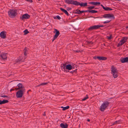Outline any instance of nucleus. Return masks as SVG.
<instances>
[{
  "instance_id": "nucleus-1",
  "label": "nucleus",
  "mask_w": 128,
  "mask_h": 128,
  "mask_svg": "<svg viewBox=\"0 0 128 128\" xmlns=\"http://www.w3.org/2000/svg\"><path fill=\"white\" fill-rule=\"evenodd\" d=\"M110 102L107 101L104 102L100 108V110L101 111L103 112L108 106Z\"/></svg>"
},
{
  "instance_id": "nucleus-2",
  "label": "nucleus",
  "mask_w": 128,
  "mask_h": 128,
  "mask_svg": "<svg viewBox=\"0 0 128 128\" xmlns=\"http://www.w3.org/2000/svg\"><path fill=\"white\" fill-rule=\"evenodd\" d=\"M128 38L127 37H124L121 40L117 45V47H119L122 46L126 41Z\"/></svg>"
},
{
  "instance_id": "nucleus-3",
  "label": "nucleus",
  "mask_w": 128,
  "mask_h": 128,
  "mask_svg": "<svg viewBox=\"0 0 128 128\" xmlns=\"http://www.w3.org/2000/svg\"><path fill=\"white\" fill-rule=\"evenodd\" d=\"M25 90H19L16 93V96L17 98H21L22 97L23 94L25 92Z\"/></svg>"
},
{
  "instance_id": "nucleus-4",
  "label": "nucleus",
  "mask_w": 128,
  "mask_h": 128,
  "mask_svg": "<svg viewBox=\"0 0 128 128\" xmlns=\"http://www.w3.org/2000/svg\"><path fill=\"white\" fill-rule=\"evenodd\" d=\"M103 17L104 18H112L114 19L115 18L114 15L112 14H107L104 15Z\"/></svg>"
},
{
  "instance_id": "nucleus-5",
  "label": "nucleus",
  "mask_w": 128,
  "mask_h": 128,
  "mask_svg": "<svg viewBox=\"0 0 128 128\" xmlns=\"http://www.w3.org/2000/svg\"><path fill=\"white\" fill-rule=\"evenodd\" d=\"M8 12L9 16L11 18H13L16 16V12L14 10H10Z\"/></svg>"
},
{
  "instance_id": "nucleus-6",
  "label": "nucleus",
  "mask_w": 128,
  "mask_h": 128,
  "mask_svg": "<svg viewBox=\"0 0 128 128\" xmlns=\"http://www.w3.org/2000/svg\"><path fill=\"white\" fill-rule=\"evenodd\" d=\"M77 1L73 0H65V2L68 4H73L76 6Z\"/></svg>"
},
{
  "instance_id": "nucleus-7",
  "label": "nucleus",
  "mask_w": 128,
  "mask_h": 128,
  "mask_svg": "<svg viewBox=\"0 0 128 128\" xmlns=\"http://www.w3.org/2000/svg\"><path fill=\"white\" fill-rule=\"evenodd\" d=\"M17 88L16 89V90H25V88L23 86V85L21 83H19L16 86Z\"/></svg>"
},
{
  "instance_id": "nucleus-8",
  "label": "nucleus",
  "mask_w": 128,
  "mask_h": 128,
  "mask_svg": "<svg viewBox=\"0 0 128 128\" xmlns=\"http://www.w3.org/2000/svg\"><path fill=\"white\" fill-rule=\"evenodd\" d=\"M30 16L27 14H26L23 15L22 16L20 17V18L22 20H23L24 19H28L30 18Z\"/></svg>"
},
{
  "instance_id": "nucleus-9",
  "label": "nucleus",
  "mask_w": 128,
  "mask_h": 128,
  "mask_svg": "<svg viewBox=\"0 0 128 128\" xmlns=\"http://www.w3.org/2000/svg\"><path fill=\"white\" fill-rule=\"evenodd\" d=\"M94 58L95 59H98L100 60H105L107 59V58L104 56H96L94 57Z\"/></svg>"
},
{
  "instance_id": "nucleus-10",
  "label": "nucleus",
  "mask_w": 128,
  "mask_h": 128,
  "mask_svg": "<svg viewBox=\"0 0 128 128\" xmlns=\"http://www.w3.org/2000/svg\"><path fill=\"white\" fill-rule=\"evenodd\" d=\"M54 33L55 34L54 36V38H57L60 34V32L58 30L54 28Z\"/></svg>"
},
{
  "instance_id": "nucleus-11",
  "label": "nucleus",
  "mask_w": 128,
  "mask_h": 128,
  "mask_svg": "<svg viewBox=\"0 0 128 128\" xmlns=\"http://www.w3.org/2000/svg\"><path fill=\"white\" fill-rule=\"evenodd\" d=\"M120 61L122 63L128 62V57L121 58L120 59Z\"/></svg>"
},
{
  "instance_id": "nucleus-12",
  "label": "nucleus",
  "mask_w": 128,
  "mask_h": 128,
  "mask_svg": "<svg viewBox=\"0 0 128 128\" xmlns=\"http://www.w3.org/2000/svg\"><path fill=\"white\" fill-rule=\"evenodd\" d=\"M87 3L86 2L84 3L82 2L80 3V2L77 1L76 6L80 5L81 6H87Z\"/></svg>"
},
{
  "instance_id": "nucleus-13",
  "label": "nucleus",
  "mask_w": 128,
  "mask_h": 128,
  "mask_svg": "<svg viewBox=\"0 0 128 128\" xmlns=\"http://www.w3.org/2000/svg\"><path fill=\"white\" fill-rule=\"evenodd\" d=\"M0 36L2 38H6V32L4 31L1 32L0 34Z\"/></svg>"
},
{
  "instance_id": "nucleus-14",
  "label": "nucleus",
  "mask_w": 128,
  "mask_h": 128,
  "mask_svg": "<svg viewBox=\"0 0 128 128\" xmlns=\"http://www.w3.org/2000/svg\"><path fill=\"white\" fill-rule=\"evenodd\" d=\"M0 56L1 58L3 60H4V59H6L7 58L6 54L3 53Z\"/></svg>"
},
{
  "instance_id": "nucleus-15",
  "label": "nucleus",
  "mask_w": 128,
  "mask_h": 128,
  "mask_svg": "<svg viewBox=\"0 0 128 128\" xmlns=\"http://www.w3.org/2000/svg\"><path fill=\"white\" fill-rule=\"evenodd\" d=\"M112 69V74L118 72V71L116 69L114 66H112L111 68Z\"/></svg>"
},
{
  "instance_id": "nucleus-16",
  "label": "nucleus",
  "mask_w": 128,
  "mask_h": 128,
  "mask_svg": "<svg viewBox=\"0 0 128 128\" xmlns=\"http://www.w3.org/2000/svg\"><path fill=\"white\" fill-rule=\"evenodd\" d=\"M60 126L62 128H67L68 126V125L66 123L64 124L62 123L60 124Z\"/></svg>"
},
{
  "instance_id": "nucleus-17",
  "label": "nucleus",
  "mask_w": 128,
  "mask_h": 128,
  "mask_svg": "<svg viewBox=\"0 0 128 128\" xmlns=\"http://www.w3.org/2000/svg\"><path fill=\"white\" fill-rule=\"evenodd\" d=\"M60 9L61 10L64 12L66 14L67 16H68L69 15V14L67 12V11L66 10L62 8H60Z\"/></svg>"
},
{
  "instance_id": "nucleus-18",
  "label": "nucleus",
  "mask_w": 128,
  "mask_h": 128,
  "mask_svg": "<svg viewBox=\"0 0 128 128\" xmlns=\"http://www.w3.org/2000/svg\"><path fill=\"white\" fill-rule=\"evenodd\" d=\"M8 101L7 100H0V104H2L8 102Z\"/></svg>"
},
{
  "instance_id": "nucleus-19",
  "label": "nucleus",
  "mask_w": 128,
  "mask_h": 128,
  "mask_svg": "<svg viewBox=\"0 0 128 128\" xmlns=\"http://www.w3.org/2000/svg\"><path fill=\"white\" fill-rule=\"evenodd\" d=\"M90 4H92L94 5H96L98 4L100 5V2H90Z\"/></svg>"
},
{
  "instance_id": "nucleus-20",
  "label": "nucleus",
  "mask_w": 128,
  "mask_h": 128,
  "mask_svg": "<svg viewBox=\"0 0 128 128\" xmlns=\"http://www.w3.org/2000/svg\"><path fill=\"white\" fill-rule=\"evenodd\" d=\"M66 69H67L68 70H70L72 69V65L69 64L67 65L66 66V67L65 68Z\"/></svg>"
},
{
  "instance_id": "nucleus-21",
  "label": "nucleus",
  "mask_w": 128,
  "mask_h": 128,
  "mask_svg": "<svg viewBox=\"0 0 128 128\" xmlns=\"http://www.w3.org/2000/svg\"><path fill=\"white\" fill-rule=\"evenodd\" d=\"M104 10L106 11H109L112 10L113 9L108 7H105V8H104Z\"/></svg>"
},
{
  "instance_id": "nucleus-22",
  "label": "nucleus",
  "mask_w": 128,
  "mask_h": 128,
  "mask_svg": "<svg viewBox=\"0 0 128 128\" xmlns=\"http://www.w3.org/2000/svg\"><path fill=\"white\" fill-rule=\"evenodd\" d=\"M27 49L26 48H25L24 50V55L25 56H26L27 55Z\"/></svg>"
},
{
  "instance_id": "nucleus-23",
  "label": "nucleus",
  "mask_w": 128,
  "mask_h": 128,
  "mask_svg": "<svg viewBox=\"0 0 128 128\" xmlns=\"http://www.w3.org/2000/svg\"><path fill=\"white\" fill-rule=\"evenodd\" d=\"M81 11L80 10L77 9L76 11H75L74 12L75 14H80L81 13Z\"/></svg>"
},
{
  "instance_id": "nucleus-24",
  "label": "nucleus",
  "mask_w": 128,
  "mask_h": 128,
  "mask_svg": "<svg viewBox=\"0 0 128 128\" xmlns=\"http://www.w3.org/2000/svg\"><path fill=\"white\" fill-rule=\"evenodd\" d=\"M69 108L70 106H67L65 107H63L62 106L61 107V108H63L62 110H66L68 109Z\"/></svg>"
},
{
  "instance_id": "nucleus-25",
  "label": "nucleus",
  "mask_w": 128,
  "mask_h": 128,
  "mask_svg": "<svg viewBox=\"0 0 128 128\" xmlns=\"http://www.w3.org/2000/svg\"><path fill=\"white\" fill-rule=\"evenodd\" d=\"M22 56H20V57L19 59L18 60L19 61L21 62H24V60H22Z\"/></svg>"
},
{
  "instance_id": "nucleus-26",
  "label": "nucleus",
  "mask_w": 128,
  "mask_h": 128,
  "mask_svg": "<svg viewBox=\"0 0 128 128\" xmlns=\"http://www.w3.org/2000/svg\"><path fill=\"white\" fill-rule=\"evenodd\" d=\"M77 69H76L75 70H73L72 71L70 72L69 70H67V71H66V72H70V73H71L72 74H73V73L74 72H75V73H76V72H77Z\"/></svg>"
},
{
  "instance_id": "nucleus-27",
  "label": "nucleus",
  "mask_w": 128,
  "mask_h": 128,
  "mask_svg": "<svg viewBox=\"0 0 128 128\" xmlns=\"http://www.w3.org/2000/svg\"><path fill=\"white\" fill-rule=\"evenodd\" d=\"M98 11L96 10H89V12H91L92 13H97L98 12Z\"/></svg>"
},
{
  "instance_id": "nucleus-28",
  "label": "nucleus",
  "mask_w": 128,
  "mask_h": 128,
  "mask_svg": "<svg viewBox=\"0 0 128 128\" xmlns=\"http://www.w3.org/2000/svg\"><path fill=\"white\" fill-rule=\"evenodd\" d=\"M94 26H91L89 28H88V30L90 31L93 30H94Z\"/></svg>"
},
{
  "instance_id": "nucleus-29",
  "label": "nucleus",
  "mask_w": 128,
  "mask_h": 128,
  "mask_svg": "<svg viewBox=\"0 0 128 128\" xmlns=\"http://www.w3.org/2000/svg\"><path fill=\"white\" fill-rule=\"evenodd\" d=\"M77 66L76 64H72V69H74L75 68H77Z\"/></svg>"
},
{
  "instance_id": "nucleus-30",
  "label": "nucleus",
  "mask_w": 128,
  "mask_h": 128,
  "mask_svg": "<svg viewBox=\"0 0 128 128\" xmlns=\"http://www.w3.org/2000/svg\"><path fill=\"white\" fill-rule=\"evenodd\" d=\"M113 76L114 78H116L118 77L117 73H112Z\"/></svg>"
},
{
  "instance_id": "nucleus-31",
  "label": "nucleus",
  "mask_w": 128,
  "mask_h": 128,
  "mask_svg": "<svg viewBox=\"0 0 128 128\" xmlns=\"http://www.w3.org/2000/svg\"><path fill=\"white\" fill-rule=\"evenodd\" d=\"M121 122L120 121V120H118V121H115L112 124V125H114L116 124H119Z\"/></svg>"
},
{
  "instance_id": "nucleus-32",
  "label": "nucleus",
  "mask_w": 128,
  "mask_h": 128,
  "mask_svg": "<svg viewBox=\"0 0 128 128\" xmlns=\"http://www.w3.org/2000/svg\"><path fill=\"white\" fill-rule=\"evenodd\" d=\"M48 84L47 82H43L40 84L38 86H41L45 85Z\"/></svg>"
},
{
  "instance_id": "nucleus-33",
  "label": "nucleus",
  "mask_w": 128,
  "mask_h": 128,
  "mask_svg": "<svg viewBox=\"0 0 128 128\" xmlns=\"http://www.w3.org/2000/svg\"><path fill=\"white\" fill-rule=\"evenodd\" d=\"M88 98V95H86V97H84L82 100V101H84Z\"/></svg>"
},
{
  "instance_id": "nucleus-34",
  "label": "nucleus",
  "mask_w": 128,
  "mask_h": 128,
  "mask_svg": "<svg viewBox=\"0 0 128 128\" xmlns=\"http://www.w3.org/2000/svg\"><path fill=\"white\" fill-rule=\"evenodd\" d=\"M24 34H26L29 33V32L28 31L27 29L25 30L24 31Z\"/></svg>"
},
{
  "instance_id": "nucleus-35",
  "label": "nucleus",
  "mask_w": 128,
  "mask_h": 128,
  "mask_svg": "<svg viewBox=\"0 0 128 128\" xmlns=\"http://www.w3.org/2000/svg\"><path fill=\"white\" fill-rule=\"evenodd\" d=\"M62 64V67H63V69H64V70H65L66 69L65 68L66 67V66L67 65H66V63L63 64Z\"/></svg>"
},
{
  "instance_id": "nucleus-36",
  "label": "nucleus",
  "mask_w": 128,
  "mask_h": 128,
  "mask_svg": "<svg viewBox=\"0 0 128 128\" xmlns=\"http://www.w3.org/2000/svg\"><path fill=\"white\" fill-rule=\"evenodd\" d=\"M54 19H58V20H60L61 19L60 17L58 15L54 18Z\"/></svg>"
},
{
  "instance_id": "nucleus-37",
  "label": "nucleus",
  "mask_w": 128,
  "mask_h": 128,
  "mask_svg": "<svg viewBox=\"0 0 128 128\" xmlns=\"http://www.w3.org/2000/svg\"><path fill=\"white\" fill-rule=\"evenodd\" d=\"M95 7L94 6H90V7H88L87 8L89 9L90 10H91L92 9H94V8Z\"/></svg>"
},
{
  "instance_id": "nucleus-38",
  "label": "nucleus",
  "mask_w": 128,
  "mask_h": 128,
  "mask_svg": "<svg viewBox=\"0 0 128 128\" xmlns=\"http://www.w3.org/2000/svg\"><path fill=\"white\" fill-rule=\"evenodd\" d=\"M94 26V30H96L97 29L99 28V27H98V25H96V26H95V25Z\"/></svg>"
},
{
  "instance_id": "nucleus-39",
  "label": "nucleus",
  "mask_w": 128,
  "mask_h": 128,
  "mask_svg": "<svg viewBox=\"0 0 128 128\" xmlns=\"http://www.w3.org/2000/svg\"><path fill=\"white\" fill-rule=\"evenodd\" d=\"M111 21V20H107V21L104 22L103 23L104 24H106L110 22Z\"/></svg>"
},
{
  "instance_id": "nucleus-40",
  "label": "nucleus",
  "mask_w": 128,
  "mask_h": 128,
  "mask_svg": "<svg viewBox=\"0 0 128 128\" xmlns=\"http://www.w3.org/2000/svg\"><path fill=\"white\" fill-rule=\"evenodd\" d=\"M88 12H89V10H82L81 11V13H84Z\"/></svg>"
},
{
  "instance_id": "nucleus-41",
  "label": "nucleus",
  "mask_w": 128,
  "mask_h": 128,
  "mask_svg": "<svg viewBox=\"0 0 128 128\" xmlns=\"http://www.w3.org/2000/svg\"><path fill=\"white\" fill-rule=\"evenodd\" d=\"M107 37L109 40H110L112 38V36L111 35H110V36H107Z\"/></svg>"
},
{
  "instance_id": "nucleus-42",
  "label": "nucleus",
  "mask_w": 128,
  "mask_h": 128,
  "mask_svg": "<svg viewBox=\"0 0 128 128\" xmlns=\"http://www.w3.org/2000/svg\"><path fill=\"white\" fill-rule=\"evenodd\" d=\"M1 96L2 97H8V96L6 95H3L2 94Z\"/></svg>"
},
{
  "instance_id": "nucleus-43",
  "label": "nucleus",
  "mask_w": 128,
  "mask_h": 128,
  "mask_svg": "<svg viewBox=\"0 0 128 128\" xmlns=\"http://www.w3.org/2000/svg\"><path fill=\"white\" fill-rule=\"evenodd\" d=\"M28 2H33L32 0H26Z\"/></svg>"
},
{
  "instance_id": "nucleus-44",
  "label": "nucleus",
  "mask_w": 128,
  "mask_h": 128,
  "mask_svg": "<svg viewBox=\"0 0 128 128\" xmlns=\"http://www.w3.org/2000/svg\"><path fill=\"white\" fill-rule=\"evenodd\" d=\"M72 9V8H70L68 7L67 8V10L68 11L69 10H70Z\"/></svg>"
},
{
  "instance_id": "nucleus-45",
  "label": "nucleus",
  "mask_w": 128,
  "mask_h": 128,
  "mask_svg": "<svg viewBox=\"0 0 128 128\" xmlns=\"http://www.w3.org/2000/svg\"><path fill=\"white\" fill-rule=\"evenodd\" d=\"M98 27H99V28H100V27H104V26L102 25H98Z\"/></svg>"
},
{
  "instance_id": "nucleus-46",
  "label": "nucleus",
  "mask_w": 128,
  "mask_h": 128,
  "mask_svg": "<svg viewBox=\"0 0 128 128\" xmlns=\"http://www.w3.org/2000/svg\"><path fill=\"white\" fill-rule=\"evenodd\" d=\"M56 38H54H54L52 40V42H53L54 40L56 39Z\"/></svg>"
},
{
  "instance_id": "nucleus-47",
  "label": "nucleus",
  "mask_w": 128,
  "mask_h": 128,
  "mask_svg": "<svg viewBox=\"0 0 128 128\" xmlns=\"http://www.w3.org/2000/svg\"><path fill=\"white\" fill-rule=\"evenodd\" d=\"M75 51L76 52H80V50H76Z\"/></svg>"
},
{
  "instance_id": "nucleus-48",
  "label": "nucleus",
  "mask_w": 128,
  "mask_h": 128,
  "mask_svg": "<svg viewBox=\"0 0 128 128\" xmlns=\"http://www.w3.org/2000/svg\"><path fill=\"white\" fill-rule=\"evenodd\" d=\"M101 6L102 7L103 9H104V8H105V7H104L101 4Z\"/></svg>"
},
{
  "instance_id": "nucleus-49",
  "label": "nucleus",
  "mask_w": 128,
  "mask_h": 128,
  "mask_svg": "<svg viewBox=\"0 0 128 128\" xmlns=\"http://www.w3.org/2000/svg\"><path fill=\"white\" fill-rule=\"evenodd\" d=\"M14 90V89H11L10 90V92L12 91V90Z\"/></svg>"
},
{
  "instance_id": "nucleus-50",
  "label": "nucleus",
  "mask_w": 128,
  "mask_h": 128,
  "mask_svg": "<svg viewBox=\"0 0 128 128\" xmlns=\"http://www.w3.org/2000/svg\"><path fill=\"white\" fill-rule=\"evenodd\" d=\"M43 115L44 116H45L46 115L45 112H44V114H43Z\"/></svg>"
},
{
  "instance_id": "nucleus-51",
  "label": "nucleus",
  "mask_w": 128,
  "mask_h": 128,
  "mask_svg": "<svg viewBox=\"0 0 128 128\" xmlns=\"http://www.w3.org/2000/svg\"><path fill=\"white\" fill-rule=\"evenodd\" d=\"M87 121H88V122H90V119H88L87 120Z\"/></svg>"
},
{
  "instance_id": "nucleus-52",
  "label": "nucleus",
  "mask_w": 128,
  "mask_h": 128,
  "mask_svg": "<svg viewBox=\"0 0 128 128\" xmlns=\"http://www.w3.org/2000/svg\"><path fill=\"white\" fill-rule=\"evenodd\" d=\"M91 42H88V43L89 44H90Z\"/></svg>"
},
{
  "instance_id": "nucleus-53",
  "label": "nucleus",
  "mask_w": 128,
  "mask_h": 128,
  "mask_svg": "<svg viewBox=\"0 0 128 128\" xmlns=\"http://www.w3.org/2000/svg\"><path fill=\"white\" fill-rule=\"evenodd\" d=\"M89 17L94 18H95L94 17L92 16H90Z\"/></svg>"
},
{
  "instance_id": "nucleus-54",
  "label": "nucleus",
  "mask_w": 128,
  "mask_h": 128,
  "mask_svg": "<svg viewBox=\"0 0 128 128\" xmlns=\"http://www.w3.org/2000/svg\"><path fill=\"white\" fill-rule=\"evenodd\" d=\"M94 9H98V8H94Z\"/></svg>"
},
{
  "instance_id": "nucleus-55",
  "label": "nucleus",
  "mask_w": 128,
  "mask_h": 128,
  "mask_svg": "<svg viewBox=\"0 0 128 128\" xmlns=\"http://www.w3.org/2000/svg\"><path fill=\"white\" fill-rule=\"evenodd\" d=\"M62 64L61 66V68H63V67H62Z\"/></svg>"
},
{
  "instance_id": "nucleus-56",
  "label": "nucleus",
  "mask_w": 128,
  "mask_h": 128,
  "mask_svg": "<svg viewBox=\"0 0 128 128\" xmlns=\"http://www.w3.org/2000/svg\"><path fill=\"white\" fill-rule=\"evenodd\" d=\"M126 28H128V26H127V27H126Z\"/></svg>"
},
{
  "instance_id": "nucleus-57",
  "label": "nucleus",
  "mask_w": 128,
  "mask_h": 128,
  "mask_svg": "<svg viewBox=\"0 0 128 128\" xmlns=\"http://www.w3.org/2000/svg\"><path fill=\"white\" fill-rule=\"evenodd\" d=\"M30 90H29L28 91H30Z\"/></svg>"
},
{
  "instance_id": "nucleus-58",
  "label": "nucleus",
  "mask_w": 128,
  "mask_h": 128,
  "mask_svg": "<svg viewBox=\"0 0 128 128\" xmlns=\"http://www.w3.org/2000/svg\"><path fill=\"white\" fill-rule=\"evenodd\" d=\"M28 92H29V91H28L27 92V93H28Z\"/></svg>"
},
{
  "instance_id": "nucleus-59",
  "label": "nucleus",
  "mask_w": 128,
  "mask_h": 128,
  "mask_svg": "<svg viewBox=\"0 0 128 128\" xmlns=\"http://www.w3.org/2000/svg\"><path fill=\"white\" fill-rule=\"evenodd\" d=\"M24 59L26 58V57H24Z\"/></svg>"
},
{
  "instance_id": "nucleus-60",
  "label": "nucleus",
  "mask_w": 128,
  "mask_h": 128,
  "mask_svg": "<svg viewBox=\"0 0 128 128\" xmlns=\"http://www.w3.org/2000/svg\"><path fill=\"white\" fill-rule=\"evenodd\" d=\"M98 18V17H96V18Z\"/></svg>"
}]
</instances>
